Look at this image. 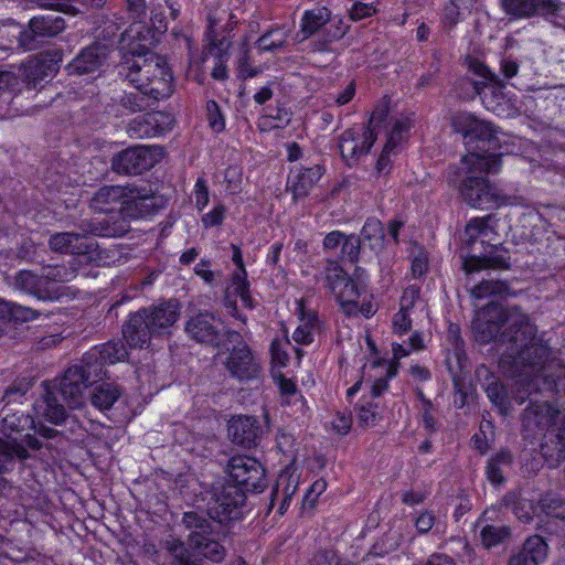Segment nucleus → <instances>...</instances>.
<instances>
[{"mask_svg":"<svg viewBox=\"0 0 565 565\" xmlns=\"http://www.w3.org/2000/svg\"><path fill=\"white\" fill-rule=\"evenodd\" d=\"M472 330L480 343L498 340L511 344L513 367L530 364L537 367L550 353V345L536 335V327L518 306L504 309L498 302H489L472 322Z\"/></svg>","mask_w":565,"mask_h":565,"instance_id":"f257e3e1","label":"nucleus"},{"mask_svg":"<svg viewBox=\"0 0 565 565\" xmlns=\"http://www.w3.org/2000/svg\"><path fill=\"white\" fill-rule=\"evenodd\" d=\"M118 75L137 92H125L115 99L122 110L134 114L153 109L174 92L173 75L164 57L152 52L125 55Z\"/></svg>","mask_w":565,"mask_h":565,"instance_id":"f03ea898","label":"nucleus"},{"mask_svg":"<svg viewBox=\"0 0 565 565\" xmlns=\"http://www.w3.org/2000/svg\"><path fill=\"white\" fill-rule=\"evenodd\" d=\"M501 153H467L457 166L449 167L448 181L468 206L482 211L512 205L514 198L489 180L501 170Z\"/></svg>","mask_w":565,"mask_h":565,"instance_id":"7ed1b4c3","label":"nucleus"},{"mask_svg":"<svg viewBox=\"0 0 565 565\" xmlns=\"http://www.w3.org/2000/svg\"><path fill=\"white\" fill-rule=\"evenodd\" d=\"M179 318L180 303L177 299L161 301L131 313L122 327V334L131 348L142 349L153 337L170 334Z\"/></svg>","mask_w":565,"mask_h":565,"instance_id":"20e7f679","label":"nucleus"},{"mask_svg":"<svg viewBox=\"0 0 565 565\" xmlns=\"http://www.w3.org/2000/svg\"><path fill=\"white\" fill-rule=\"evenodd\" d=\"M548 358L550 355L537 367L530 364H520L519 369L514 370V375L518 377V390L514 399L519 404H523L526 398L535 393L565 394V365L556 364L546 370L545 363Z\"/></svg>","mask_w":565,"mask_h":565,"instance_id":"39448f33","label":"nucleus"},{"mask_svg":"<svg viewBox=\"0 0 565 565\" xmlns=\"http://www.w3.org/2000/svg\"><path fill=\"white\" fill-rule=\"evenodd\" d=\"M90 384L86 382L79 369L70 366L61 380L58 387L49 390L44 396V411L45 418L58 425L67 420L66 411L62 402L66 403L71 408L82 406L84 401V393Z\"/></svg>","mask_w":565,"mask_h":565,"instance_id":"423d86ee","label":"nucleus"},{"mask_svg":"<svg viewBox=\"0 0 565 565\" xmlns=\"http://www.w3.org/2000/svg\"><path fill=\"white\" fill-rule=\"evenodd\" d=\"M451 126L457 134H460L469 150L468 153H497L500 146L498 128L490 121L479 119L471 113L459 111L451 117Z\"/></svg>","mask_w":565,"mask_h":565,"instance_id":"0eeeda50","label":"nucleus"},{"mask_svg":"<svg viewBox=\"0 0 565 565\" xmlns=\"http://www.w3.org/2000/svg\"><path fill=\"white\" fill-rule=\"evenodd\" d=\"M224 335L228 342L234 343L232 348L226 349L227 356L224 361L225 370L231 377L239 382L258 380L263 373L262 364L242 334L238 331L225 330Z\"/></svg>","mask_w":565,"mask_h":565,"instance_id":"6e6552de","label":"nucleus"},{"mask_svg":"<svg viewBox=\"0 0 565 565\" xmlns=\"http://www.w3.org/2000/svg\"><path fill=\"white\" fill-rule=\"evenodd\" d=\"M167 200L158 194L149 184H129L127 200L119 210V217L143 218L163 209Z\"/></svg>","mask_w":565,"mask_h":565,"instance_id":"1a4fd4ad","label":"nucleus"},{"mask_svg":"<svg viewBox=\"0 0 565 565\" xmlns=\"http://www.w3.org/2000/svg\"><path fill=\"white\" fill-rule=\"evenodd\" d=\"M228 475L234 484L246 492H262L266 487L264 467L248 456L233 457L228 462Z\"/></svg>","mask_w":565,"mask_h":565,"instance_id":"9d476101","label":"nucleus"},{"mask_svg":"<svg viewBox=\"0 0 565 565\" xmlns=\"http://www.w3.org/2000/svg\"><path fill=\"white\" fill-rule=\"evenodd\" d=\"M509 268V250L502 244H489L484 239L481 241V250L462 257V269L467 274L478 273L483 269L504 270Z\"/></svg>","mask_w":565,"mask_h":565,"instance_id":"9b49d317","label":"nucleus"},{"mask_svg":"<svg viewBox=\"0 0 565 565\" xmlns=\"http://www.w3.org/2000/svg\"><path fill=\"white\" fill-rule=\"evenodd\" d=\"M61 61L62 54L58 51L41 52L29 58L20 68L21 77L26 87L32 89L44 88L42 82L57 73Z\"/></svg>","mask_w":565,"mask_h":565,"instance_id":"f8f14e48","label":"nucleus"},{"mask_svg":"<svg viewBox=\"0 0 565 565\" xmlns=\"http://www.w3.org/2000/svg\"><path fill=\"white\" fill-rule=\"evenodd\" d=\"M559 411L547 401L539 403L530 401V405L521 415L523 437L532 438L537 434H543L548 427L553 426Z\"/></svg>","mask_w":565,"mask_h":565,"instance_id":"ddd939ff","label":"nucleus"},{"mask_svg":"<svg viewBox=\"0 0 565 565\" xmlns=\"http://www.w3.org/2000/svg\"><path fill=\"white\" fill-rule=\"evenodd\" d=\"M222 321L214 313L209 311H201L191 316L184 326V331L194 341L211 345L218 347L222 334Z\"/></svg>","mask_w":565,"mask_h":565,"instance_id":"4468645a","label":"nucleus"},{"mask_svg":"<svg viewBox=\"0 0 565 565\" xmlns=\"http://www.w3.org/2000/svg\"><path fill=\"white\" fill-rule=\"evenodd\" d=\"M156 163L152 150L146 146L131 147L120 151L111 160V168L119 174H141Z\"/></svg>","mask_w":565,"mask_h":565,"instance_id":"2eb2a0df","label":"nucleus"},{"mask_svg":"<svg viewBox=\"0 0 565 565\" xmlns=\"http://www.w3.org/2000/svg\"><path fill=\"white\" fill-rule=\"evenodd\" d=\"M227 431L232 443L252 449L260 444L266 430L257 417L238 415L232 417Z\"/></svg>","mask_w":565,"mask_h":565,"instance_id":"dca6fc26","label":"nucleus"},{"mask_svg":"<svg viewBox=\"0 0 565 565\" xmlns=\"http://www.w3.org/2000/svg\"><path fill=\"white\" fill-rule=\"evenodd\" d=\"M0 417V431L3 435L10 438L14 433H25L23 435V441L31 449L40 450L42 448V443L34 435L30 434L31 430L35 429V422L33 417L18 411H13L8 406L1 409Z\"/></svg>","mask_w":565,"mask_h":565,"instance_id":"f3484780","label":"nucleus"},{"mask_svg":"<svg viewBox=\"0 0 565 565\" xmlns=\"http://www.w3.org/2000/svg\"><path fill=\"white\" fill-rule=\"evenodd\" d=\"M49 246L55 253L86 255L89 260H95L99 254L98 245L94 239H84L82 234L75 232L52 234Z\"/></svg>","mask_w":565,"mask_h":565,"instance_id":"a211bd4d","label":"nucleus"},{"mask_svg":"<svg viewBox=\"0 0 565 565\" xmlns=\"http://www.w3.org/2000/svg\"><path fill=\"white\" fill-rule=\"evenodd\" d=\"M246 491L237 484L226 483L215 493L213 511L220 522L238 520L242 515V507L245 503Z\"/></svg>","mask_w":565,"mask_h":565,"instance_id":"6ab92c4d","label":"nucleus"},{"mask_svg":"<svg viewBox=\"0 0 565 565\" xmlns=\"http://www.w3.org/2000/svg\"><path fill=\"white\" fill-rule=\"evenodd\" d=\"M503 11L513 19L534 15L555 17L561 10L558 0H500Z\"/></svg>","mask_w":565,"mask_h":565,"instance_id":"aec40b11","label":"nucleus"},{"mask_svg":"<svg viewBox=\"0 0 565 565\" xmlns=\"http://www.w3.org/2000/svg\"><path fill=\"white\" fill-rule=\"evenodd\" d=\"M376 136L377 132H374L372 128L364 129L362 135L354 129H347L339 138V150L342 158L351 166L352 162L369 153Z\"/></svg>","mask_w":565,"mask_h":565,"instance_id":"412c9836","label":"nucleus"},{"mask_svg":"<svg viewBox=\"0 0 565 565\" xmlns=\"http://www.w3.org/2000/svg\"><path fill=\"white\" fill-rule=\"evenodd\" d=\"M172 117L164 111H151L132 119L128 132L132 138H153L171 129Z\"/></svg>","mask_w":565,"mask_h":565,"instance_id":"4be33fe9","label":"nucleus"},{"mask_svg":"<svg viewBox=\"0 0 565 565\" xmlns=\"http://www.w3.org/2000/svg\"><path fill=\"white\" fill-rule=\"evenodd\" d=\"M323 173L324 168L320 164L292 168L288 175L286 189L292 194L294 201L307 198Z\"/></svg>","mask_w":565,"mask_h":565,"instance_id":"5701e85b","label":"nucleus"},{"mask_svg":"<svg viewBox=\"0 0 565 565\" xmlns=\"http://www.w3.org/2000/svg\"><path fill=\"white\" fill-rule=\"evenodd\" d=\"M77 228V234H82L84 239H90L88 235L121 237L130 231V223L125 217L113 215L104 220H82Z\"/></svg>","mask_w":565,"mask_h":565,"instance_id":"b1692460","label":"nucleus"},{"mask_svg":"<svg viewBox=\"0 0 565 565\" xmlns=\"http://www.w3.org/2000/svg\"><path fill=\"white\" fill-rule=\"evenodd\" d=\"M181 524L188 531V545L202 540V537L214 534L216 530L222 527V522H220V520L215 521L204 511L184 512L181 519Z\"/></svg>","mask_w":565,"mask_h":565,"instance_id":"393cba45","label":"nucleus"},{"mask_svg":"<svg viewBox=\"0 0 565 565\" xmlns=\"http://www.w3.org/2000/svg\"><path fill=\"white\" fill-rule=\"evenodd\" d=\"M181 524L188 531V545L202 540V537L214 534L216 530L222 527V522H220V520L215 521L204 511L184 512L181 519Z\"/></svg>","mask_w":565,"mask_h":565,"instance_id":"a878e982","label":"nucleus"},{"mask_svg":"<svg viewBox=\"0 0 565 565\" xmlns=\"http://www.w3.org/2000/svg\"><path fill=\"white\" fill-rule=\"evenodd\" d=\"M226 537L227 532L221 527L214 534L202 537V540L195 541L188 545V547L196 557L218 564L227 555V550L223 544Z\"/></svg>","mask_w":565,"mask_h":565,"instance_id":"bb28decb","label":"nucleus"},{"mask_svg":"<svg viewBox=\"0 0 565 565\" xmlns=\"http://www.w3.org/2000/svg\"><path fill=\"white\" fill-rule=\"evenodd\" d=\"M470 70L473 74L481 77L480 81L472 82L475 92L478 95H483L484 103H487L488 96L491 95V97L500 104V100L504 98V84L498 76L479 61H472L470 63Z\"/></svg>","mask_w":565,"mask_h":565,"instance_id":"cd10ccee","label":"nucleus"},{"mask_svg":"<svg viewBox=\"0 0 565 565\" xmlns=\"http://www.w3.org/2000/svg\"><path fill=\"white\" fill-rule=\"evenodd\" d=\"M547 551V544L542 536H530L510 555L508 565H540L546 559Z\"/></svg>","mask_w":565,"mask_h":565,"instance_id":"c85d7f7f","label":"nucleus"},{"mask_svg":"<svg viewBox=\"0 0 565 565\" xmlns=\"http://www.w3.org/2000/svg\"><path fill=\"white\" fill-rule=\"evenodd\" d=\"M106 44L95 42L94 44L85 47L82 52L68 64L70 74H90L99 68L106 60Z\"/></svg>","mask_w":565,"mask_h":565,"instance_id":"c756f323","label":"nucleus"},{"mask_svg":"<svg viewBox=\"0 0 565 565\" xmlns=\"http://www.w3.org/2000/svg\"><path fill=\"white\" fill-rule=\"evenodd\" d=\"M13 286L15 289L29 294L40 300H52L57 292L46 284L42 275H35L31 270H20L14 276Z\"/></svg>","mask_w":565,"mask_h":565,"instance_id":"7c9ffc66","label":"nucleus"},{"mask_svg":"<svg viewBox=\"0 0 565 565\" xmlns=\"http://www.w3.org/2000/svg\"><path fill=\"white\" fill-rule=\"evenodd\" d=\"M128 185H105L99 188L93 195L89 202V206L99 213H110L117 205L124 206V202L127 200Z\"/></svg>","mask_w":565,"mask_h":565,"instance_id":"2f4dec72","label":"nucleus"},{"mask_svg":"<svg viewBox=\"0 0 565 565\" xmlns=\"http://www.w3.org/2000/svg\"><path fill=\"white\" fill-rule=\"evenodd\" d=\"M329 22H331V11L327 7H317L305 11L299 31V33L303 35L302 40L309 39L315 34L319 36Z\"/></svg>","mask_w":565,"mask_h":565,"instance_id":"473e14b6","label":"nucleus"},{"mask_svg":"<svg viewBox=\"0 0 565 565\" xmlns=\"http://www.w3.org/2000/svg\"><path fill=\"white\" fill-rule=\"evenodd\" d=\"M301 324L295 330L292 339L299 344H310L313 341V331L320 329V320L317 312L307 311L303 301L298 303Z\"/></svg>","mask_w":565,"mask_h":565,"instance_id":"72a5a7b5","label":"nucleus"},{"mask_svg":"<svg viewBox=\"0 0 565 565\" xmlns=\"http://www.w3.org/2000/svg\"><path fill=\"white\" fill-rule=\"evenodd\" d=\"M347 25L341 18L332 19L322 30V33L311 42L312 51L324 52L329 45L335 41L341 40L348 32Z\"/></svg>","mask_w":565,"mask_h":565,"instance_id":"f704fd0d","label":"nucleus"},{"mask_svg":"<svg viewBox=\"0 0 565 565\" xmlns=\"http://www.w3.org/2000/svg\"><path fill=\"white\" fill-rule=\"evenodd\" d=\"M490 218V215L484 217H475L471 218L466 225V245L469 249L467 254L477 252L476 244L478 242L481 243L482 239L487 241L489 237V233L492 232V228L489 226Z\"/></svg>","mask_w":565,"mask_h":565,"instance_id":"c9c22d12","label":"nucleus"},{"mask_svg":"<svg viewBox=\"0 0 565 565\" xmlns=\"http://www.w3.org/2000/svg\"><path fill=\"white\" fill-rule=\"evenodd\" d=\"M361 243H365L372 250L381 252L385 246V233L382 222L375 217H369L359 235Z\"/></svg>","mask_w":565,"mask_h":565,"instance_id":"e433bc0d","label":"nucleus"},{"mask_svg":"<svg viewBox=\"0 0 565 565\" xmlns=\"http://www.w3.org/2000/svg\"><path fill=\"white\" fill-rule=\"evenodd\" d=\"M76 369H79L81 373L84 375V379L86 382H88L90 385L95 382L102 380L104 376H106V365L99 360L96 352H94L92 349L86 352L79 364L73 365Z\"/></svg>","mask_w":565,"mask_h":565,"instance_id":"4c0bfd02","label":"nucleus"},{"mask_svg":"<svg viewBox=\"0 0 565 565\" xmlns=\"http://www.w3.org/2000/svg\"><path fill=\"white\" fill-rule=\"evenodd\" d=\"M512 462L513 458L509 450H501L498 454L493 455L491 458H489L486 467L487 479L492 484L503 483V473L507 468L511 467Z\"/></svg>","mask_w":565,"mask_h":565,"instance_id":"58836bf2","label":"nucleus"},{"mask_svg":"<svg viewBox=\"0 0 565 565\" xmlns=\"http://www.w3.org/2000/svg\"><path fill=\"white\" fill-rule=\"evenodd\" d=\"M121 393L122 391L118 385L114 383H103L95 387L90 396V402L96 408L107 411L118 401Z\"/></svg>","mask_w":565,"mask_h":565,"instance_id":"ea45409f","label":"nucleus"},{"mask_svg":"<svg viewBox=\"0 0 565 565\" xmlns=\"http://www.w3.org/2000/svg\"><path fill=\"white\" fill-rule=\"evenodd\" d=\"M31 21L32 28L38 31L43 41L56 36L65 29L64 19L55 14L33 17Z\"/></svg>","mask_w":565,"mask_h":565,"instance_id":"a19ab883","label":"nucleus"},{"mask_svg":"<svg viewBox=\"0 0 565 565\" xmlns=\"http://www.w3.org/2000/svg\"><path fill=\"white\" fill-rule=\"evenodd\" d=\"M503 505L523 522H530L534 513L531 500L524 499L519 492H508L502 499Z\"/></svg>","mask_w":565,"mask_h":565,"instance_id":"79ce46f5","label":"nucleus"},{"mask_svg":"<svg viewBox=\"0 0 565 565\" xmlns=\"http://www.w3.org/2000/svg\"><path fill=\"white\" fill-rule=\"evenodd\" d=\"M97 356L107 366L124 361L128 355L127 349L121 341H108L92 348Z\"/></svg>","mask_w":565,"mask_h":565,"instance_id":"37998d69","label":"nucleus"},{"mask_svg":"<svg viewBox=\"0 0 565 565\" xmlns=\"http://www.w3.org/2000/svg\"><path fill=\"white\" fill-rule=\"evenodd\" d=\"M471 295L477 299L488 297L505 298L511 295V288L508 282L502 280H482L472 288Z\"/></svg>","mask_w":565,"mask_h":565,"instance_id":"c03bdc74","label":"nucleus"},{"mask_svg":"<svg viewBox=\"0 0 565 565\" xmlns=\"http://www.w3.org/2000/svg\"><path fill=\"white\" fill-rule=\"evenodd\" d=\"M480 537L483 546L491 548L507 542L511 537V527L508 525L488 524L482 527Z\"/></svg>","mask_w":565,"mask_h":565,"instance_id":"a18cd8bd","label":"nucleus"},{"mask_svg":"<svg viewBox=\"0 0 565 565\" xmlns=\"http://www.w3.org/2000/svg\"><path fill=\"white\" fill-rule=\"evenodd\" d=\"M486 392L491 403L498 407L500 414L508 415L512 411L508 390L502 383L498 381L489 383Z\"/></svg>","mask_w":565,"mask_h":565,"instance_id":"49530a36","label":"nucleus"},{"mask_svg":"<svg viewBox=\"0 0 565 565\" xmlns=\"http://www.w3.org/2000/svg\"><path fill=\"white\" fill-rule=\"evenodd\" d=\"M321 275L326 281L327 288L330 289V291L334 290L337 287H341L343 281L349 277L340 263L330 258L326 259Z\"/></svg>","mask_w":565,"mask_h":565,"instance_id":"de8ad7c7","label":"nucleus"},{"mask_svg":"<svg viewBox=\"0 0 565 565\" xmlns=\"http://www.w3.org/2000/svg\"><path fill=\"white\" fill-rule=\"evenodd\" d=\"M541 511L547 516L565 520V500L555 493H545L539 501Z\"/></svg>","mask_w":565,"mask_h":565,"instance_id":"09e8293b","label":"nucleus"},{"mask_svg":"<svg viewBox=\"0 0 565 565\" xmlns=\"http://www.w3.org/2000/svg\"><path fill=\"white\" fill-rule=\"evenodd\" d=\"M231 288H233V294L239 296L244 307L248 309H253L255 307L254 300L249 292V282L247 280L246 271H235L232 275L231 279Z\"/></svg>","mask_w":565,"mask_h":565,"instance_id":"8fccbe9b","label":"nucleus"},{"mask_svg":"<svg viewBox=\"0 0 565 565\" xmlns=\"http://www.w3.org/2000/svg\"><path fill=\"white\" fill-rule=\"evenodd\" d=\"M210 25H209V47H207V54H211L215 56L216 58H227L228 56V49L231 46V41L227 36H223L221 39H217L216 34L214 33V20L209 17Z\"/></svg>","mask_w":565,"mask_h":565,"instance_id":"3c124183","label":"nucleus"},{"mask_svg":"<svg viewBox=\"0 0 565 565\" xmlns=\"http://www.w3.org/2000/svg\"><path fill=\"white\" fill-rule=\"evenodd\" d=\"M287 40V34L280 29L275 28L265 32L256 42L259 50L274 52L281 49Z\"/></svg>","mask_w":565,"mask_h":565,"instance_id":"603ef678","label":"nucleus"},{"mask_svg":"<svg viewBox=\"0 0 565 565\" xmlns=\"http://www.w3.org/2000/svg\"><path fill=\"white\" fill-rule=\"evenodd\" d=\"M381 407L375 402H364L358 407V420L360 426L367 428L373 427L382 418Z\"/></svg>","mask_w":565,"mask_h":565,"instance_id":"864d4df0","label":"nucleus"},{"mask_svg":"<svg viewBox=\"0 0 565 565\" xmlns=\"http://www.w3.org/2000/svg\"><path fill=\"white\" fill-rule=\"evenodd\" d=\"M8 315L13 319L22 321L33 320L38 317V312L31 308L0 299V319L6 318Z\"/></svg>","mask_w":565,"mask_h":565,"instance_id":"5fc2aeb1","label":"nucleus"},{"mask_svg":"<svg viewBox=\"0 0 565 565\" xmlns=\"http://www.w3.org/2000/svg\"><path fill=\"white\" fill-rule=\"evenodd\" d=\"M18 43L21 49L24 51H34L40 47L41 44L44 43L43 39L38 31L32 28V21L30 20L28 23V28L23 29L19 36Z\"/></svg>","mask_w":565,"mask_h":565,"instance_id":"6e6d98bb","label":"nucleus"},{"mask_svg":"<svg viewBox=\"0 0 565 565\" xmlns=\"http://www.w3.org/2000/svg\"><path fill=\"white\" fill-rule=\"evenodd\" d=\"M361 239L358 235H345L341 245V257L354 264L359 260L361 252Z\"/></svg>","mask_w":565,"mask_h":565,"instance_id":"4d7b16f0","label":"nucleus"},{"mask_svg":"<svg viewBox=\"0 0 565 565\" xmlns=\"http://www.w3.org/2000/svg\"><path fill=\"white\" fill-rule=\"evenodd\" d=\"M1 456L6 459L18 458L23 460L29 457V452L25 447L15 439L11 441L0 439V457Z\"/></svg>","mask_w":565,"mask_h":565,"instance_id":"13d9d810","label":"nucleus"},{"mask_svg":"<svg viewBox=\"0 0 565 565\" xmlns=\"http://www.w3.org/2000/svg\"><path fill=\"white\" fill-rule=\"evenodd\" d=\"M166 548L171 555L178 561L179 565H196L190 559L188 550L184 546V542L179 539H172L166 541Z\"/></svg>","mask_w":565,"mask_h":565,"instance_id":"bf43d9fd","label":"nucleus"},{"mask_svg":"<svg viewBox=\"0 0 565 565\" xmlns=\"http://www.w3.org/2000/svg\"><path fill=\"white\" fill-rule=\"evenodd\" d=\"M291 494L288 492V486L284 489H279V483L271 490L270 501L268 505V512L278 504V514L282 515L288 509L291 500Z\"/></svg>","mask_w":565,"mask_h":565,"instance_id":"052dcab7","label":"nucleus"},{"mask_svg":"<svg viewBox=\"0 0 565 565\" xmlns=\"http://www.w3.org/2000/svg\"><path fill=\"white\" fill-rule=\"evenodd\" d=\"M74 276V271H68L64 265L47 266L44 268L42 277L46 279V284L51 286V282H65L71 280Z\"/></svg>","mask_w":565,"mask_h":565,"instance_id":"680f3d73","label":"nucleus"},{"mask_svg":"<svg viewBox=\"0 0 565 565\" xmlns=\"http://www.w3.org/2000/svg\"><path fill=\"white\" fill-rule=\"evenodd\" d=\"M206 116L209 126L215 131L221 132L225 128L224 116L221 113L220 106L215 100L206 103Z\"/></svg>","mask_w":565,"mask_h":565,"instance_id":"e2e57ef3","label":"nucleus"},{"mask_svg":"<svg viewBox=\"0 0 565 565\" xmlns=\"http://www.w3.org/2000/svg\"><path fill=\"white\" fill-rule=\"evenodd\" d=\"M331 292L335 296L338 302L359 299L360 297L359 287L350 276L343 281L341 287H337L334 290H331Z\"/></svg>","mask_w":565,"mask_h":565,"instance_id":"0e129e2a","label":"nucleus"},{"mask_svg":"<svg viewBox=\"0 0 565 565\" xmlns=\"http://www.w3.org/2000/svg\"><path fill=\"white\" fill-rule=\"evenodd\" d=\"M120 26L114 22V21H105L104 26L97 34V39L104 41V43L99 42L100 44H106V54L108 53V46L111 45L115 42V39L119 34Z\"/></svg>","mask_w":565,"mask_h":565,"instance_id":"69168bd1","label":"nucleus"},{"mask_svg":"<svg viewBox=\"0 0 565 565\" xmlns=\"http://www.w3.org/2000/svg\"><path fill=\"white\" fill-rule=\"evenodd\" d=\"M376 13V8L373 3L355 2L350 9V19L359 21L370 18Z\"/></svg>","mask_w":565,"mask_h":565,"instance_id":"338daca9","label":"nucleus"},{"mask_svg":"<svg viewBox=\"0 0 565 565\" xmlns=\"http://www.w3.org/2000/svg\"><path fill=\"white\" fill-rule=\"evenodd\" d=\"M308 565H340V562L334 552L324 550L316 553Z\"/></svg>","mask_w":565,"mask_h":565,"instance_id":"774afa93","label":"nucleus"}]
</instances>
